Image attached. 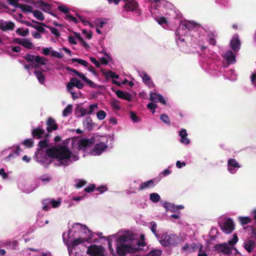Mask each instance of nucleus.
I'll return each instance as SVG.
<instances>
[{
	"mask_svg": "<svg viewBox=\"0 0 256 256\" xmlns=\"http://www.w3.org/2000/svg\"><path fill=\"white\" fill-rule=\"evenodd\" d=\"M76 114L77 118L84 116L86 114H90L88 109L84 108L82 106H78L76 108Z\"/></svg>",
	"mask_w": 256,
	"mask_h": 256,
	"instance_id": "obj_21",
	"label": "nucleus"
},
{
	"mask_svg": "<svg viewBox=\"0 0 256 256\" xmlns=\"http://www.w3.org/2000/svg\"><path fill=\"white\" fill-rule=\"evenodd\" d=\"M71 81L73 82L74 86L78 88L81 89L84 86L83 83L77 78H70Z\"/></svg>",
	"mask_w": 256,
	"mask_h": 256,
	"instance_id": "obj_31",
	"label": "nucleus"
},
{
	"mask_svg": "<svg viewBox=\"0 0 256 256\" xmlns=\"http://www.w3.org/2000/svg\"><path fill=\"white\" fill-rule=\"evenodd\" d=\"M46 60L44 58L40 56H36L35 60V62H36L38 65V64L45 65L46 64Z\"/></svg>",
	"mask_w": 256,
	"mask_h": 256,
	"instance_id": "obj_43",
	"label": "nucleus"
},
{
	"mask_svg": "<svg viewBox=\"0 0 256 256\" xmlns=\"http://www.w3.org/2000/svg\"><path fill=\"white\" fill-rule=\"evenodd\" d=\"M84 82H86L88 86L92 88H96V84H95L91 80H89L88 78L85 80Z\"/></svg>",
	"mask_w": 256,
	"mask_h": 256,
	"instance_id": "obj_61",
	"label": "nucleus"
},
{
	"mask_svg": "<svg viewBox=\"0 0 256 256\" xmlns=\"http://www.w3.org/2000/svg\"><path fill=\"white\" fill-rule=\"evenodd\" d=\"M157 21H158V24H160V25L166 24L167 22L166 18H164V16H162V17H160V18H158Z\"/></svg>",
	"mask_w": 256,
	"mask_h": 256,
	"instance_id": "obj_62",
	"label": "nucleus"
},
{
	"mask_svg": "<svg viewBox=\"0 0 256 256\" xmlns=\"http://www.w3.org/2000/svg\"><path fill=\"white\" fill-rule=\"evenodd\" d=\"M46 153L49 157L58 159L61 165L68 166V162H71L70 158L72 155V152L65 146L48 148Z\"/></svg>",
	"mask_w": 256,
	"mask_h": 256,
	"instance_id": "obj_1",
	"label": "nucleus"
},
{
	"mask_svg": "<svg viewBox=\"0 0 256 256\" xmlns=\"http://www.w3.org/2000/svg\"><path fill=\"white\" fill-rule=\"evenodd\" d=\"M220 228L226 234L231 233L234 229V224L233 220L230 218L227 219L220 226Z\"/></svg>",
	"mask_w": 256,
	"mask_h": 256,
	"instance_id": "obj_7",
	"label": "nucleus"
},
{
	"mask_svg": "<svg viewBox=\"0 0 256 256\" xmlns=\"http://www.w3.org/2000/svg\"><path fill=\"white\" fill-rule=\"evenodd\" d=\"M140 241L136 240L134 242L138 246H144L146 245V243L144 242V235L143 234H140Z\"/></svg>",
	"mask_w": 256,
	"mask_h": 256,
	"instance_id": "obj_37",
	"label": "nucleus"
},
{
	"mask_svg": "<svg viewBox=\"0 0 256 256\" xmlns=\"http://www.w3.org/2000/svg\"><path fill=\"white\" fill-rule=\"evenodd\" d=\"M15 27L14 22L0 20V30L4 32L13 30Z\"/></svg>",
	"mask_w": 256,
	"mask_h": 256,
	"instance_id": "obj_8",
	"label": "nucleus"
},
{
	"mask_svg": "<svg viewBox=\"0 0 256 256\" xmlns=\"http://www.w3.org/2000/svg\"><path fill=\"white\" fill-rule=\"evenodd\" d=\"M82 32L84 34L86 35V37L88 39L90 40L92 38V32L91 31L90 32H88L87 30L85 29L82 30Z\"/></svg>",
	"mask_w": 256,
	"mask_h": 256,
	"instance_id": "obj_59",
	"label": "nucleus"
},
{
	"mask_svg": "<svg viewBox=\"0 0 256 256\" xmlns=\"http://www.w3.org/2000/svg\"><path fill=\"white\" fill-rule=\"evenodd\" d=\"M90 62L94 64V65L96 66L98 68H100V62L98 61L96 58H94V57H90Z\"/></svg>",
	"mask_w": 256,
	"mask_h": 256,
	"instance_id": "obj_58",
	"label": "nucleus"
},
{
	"mask_svg": "<svg viewBox=\"0 0 256 256\" xmlns=\"http://www.w3.org/2000/svg\"><path fill=\"white\" fill-rule=\"evenodd\" d=\"M32 136L34 138L40 139L42 138H46L50 136L48 133H46L45 130L42 126H38L37 128L32 129Z\"/></svg>",
	"mask_w": 256,
	"mask_h": 256,
	"instance_id": "obj_5",
	"label": "nucleus"
},
{
	"mask_svg": "<svg viewBox=\"0 0 256 256\" xmlns=\"http://www.w3.org/2000/svg\"><path fill=\"white\" fill-rule=\"evenodd\" d=\"M34 74L36 76L39 82L41 84H44L46 78L42 72L40 70H35L34 71Z\"/></svg>",
	"mask_w": 256,
	"mask_h": 256,
	"instance_id": "obj_24",
	"label": "nucleus"
},
{
	"mask_svg": "<svg viewBox=\"0 0 256 256\" xmlns=\"http://www.w3.org/2000/svg\"><path fill=\"white\" fill-rule=\"evenodd\" d=\"M42 26L49 28L51 32L53 34H54L55 36H56V37H58L60 36V33L58 29H57L56 28L51 26H48L45 24H42Z\"/></svg>",
	"mask_w": 256,
	"mask_h": 256,
	"instance_id": "obj_29",
	"label": "nucleus"
},
{
	"mask_svg": "<svg viewBox=\"0 0 256 256\" xmlns=\"http://www.w3.org/2000/svg\"><path fill=\"white\" fill-rule=\"evenodd\" d=\"M224 58L226 59L228 64H234L236 62V56L231 50H227L224 54Z\"/></svg>",
	"mask_w": 256,
	"mask_h": 256,
	"instance_id": "obj_16",
	"label": "nucleus"
},
{
	"mask_svg": "<svg viewBox=\"0 0 256 256\" xmlns=\"http://www.w3.org/2000/svg\"><path fill=\"white\" fill-rule=\"evenodd\" d=\"M66 17L67 18L69 19L70 20L72 21L73 22H74L75 24H78V20H77L76 18L75 17L73 16L72 14H66Z\"/></svg>",
	"mask_w": 256,
	"mask_h": 256,
	"instance_id": "obj_64",
	"label": "nucleus"
},
{
	"mask_svg": "<svg viewBox=\"0 0 256 256\" xmlns=\"http://www.w3.org/2000/svg\"><path fill=\"white\" fill-rule=\"evenodd\" d=\"M179 136L180 137V142L184 144L188 145L190 144V140L188 138V133L186 129H182L179 132Z\"/></svg>",
	"mask_w": 256,
	"mask_h": 256,
	"instance_id": "obj_15",
	"label": "nucleus"
},
{
	"mask_svg": "<svg viewBox=\"0 0 256 256\" xmlns=\"http://www.w3.org/2000/svg\"><path fill=\"white\" fill-rule=\"evenodd\" d=\"M83 124L84 126H86L87 128L90 130L92 129L94 124L92 122V118L88 116L84 118L83 122Z\"/></svg>",
	"mask_w": 256,
	"mask_h": 256,
	"instance_id": "obj_26",
	"label": "nucleus"
},
{
	"mask_svg": "<svg viewBox=\"0 0 256 256\" xmlns=\"http://www.w3.org/2000/svg\"><path fill=\"white\" fill-rule=\"evenodd\" d=\"M16 32L20 36H26L29 34V30L28 28H26L24 30H22L20 28H18Z\"/></svg>",
	"mask_w": 256,
	"mask_h": 256,
	"instance_id": "obj_41",
	"label": "nucleus"
},
{
	"mask_svg": "<svg viewBox=\"0 0 256 256\" xmlns=\"http://www.w3.org/2000/svg\"><path fill=\"white\" fill-rule=\"evenodd\" d=\"M48 140L46 139L44 140H40L38 142V146L42 148H46L48 146Z\"/></svg>",
	"mask_w": 256,
	"mask_h": 256,
	"instance_id": "obj_50",
	"label": "nucleus"
},
{
	"mask_svg": "<svg viewBox=\"0 0 256 256\" xmlns=\"http://www.w3.org/2000/svg\"><path fill=\"white\" fill-rule=\"evenodd\" d=\"M256 247V243L253 240H248L244 243V248L249 253L251 252Z\"/></svg>",
	"mask_w": 256,
	"mask_h": 256,
	"instance_id": "obj_18",
	"label": "nucleus"
},
{
	"mask_svg": "<svg viewBox=\"0 0 256 256\" xmlns=\"http://www.w3.org/2000/svg\"><path fill=\"white\" fill-rule=\"evenodd\" d=\"M130 116L134 122H137L140 120V118L137 116L136 114L132 111L130 112Z\"/></svg>",
	"mask_w": 256,
	"mask_h": 256,
	"instance_id": "obj_42",
	"label": "nucleus"
},
{
	"mask_svg": "<svg viewBox=\"0 0 256 256\" xmlns=\"http://www.w3.org/2000/svg\"><path fill=\"white\" fill-rule=\"evenodd\" d=\"M98 109V106L97 104H93L90 105L89 106L88 111L90 113V114H92L96 110Z\"/></svg>",
	"mask_w": 256,
	"mask_h": 256,
	"instance_id": "obj_55",
	"label": "nucleus"
},
{
	"mask_svg": "<svg viewBox=\"0 0 256 256\" xmlns=\"http://www.w3.org/2000/svg\"><path fill=\"white\" fill-rule=\"evenodd\" d=\"M21 151V149L20 146H17L16 148V150L14 151V153H10L9 156L6 158H10V157L13 156L14 154L16 155V156H18L20 152Z\"/></svg>",
	"mask_w": 256,
	"mask_h": 256,
	"instance_id": "obj_54",
	"label": "nucleus"
},
{
	"mask_svg": "<svg viewBox=\"0 0 256 256\" xmlns=\"http://www.w3.org/2000/svg\"><path fill=\"white\" fill-rule=\"evenodd\" d=\"M36 57V56L30 54H26L23 58L28 62H30L31 64H34V63L35 62Z\"/></svg>",
	"mask_w": 256,
	"mask_h": 256,
	"instance_id": "obj_27",
	"label": "nucleus"
},
{
	"mask_svg": "<svg viewBox=\"0 0 256 256\" xmlns=\"http://www.w3.org/2000/svg\"><path fill=\"white\" fill-rule=\"evenodd\" d=\"M52 50V48H42V54L45 56H48L50 54V50Z\"/></svg>",
	"mask_w": 256,
	"mask_h": 256,
	"instance_id": "obj_63",
	"label": "nucleus"
},
{
	"mask_svg": "<svg viewBox=\"0 0 256 256\" xmlns=\"http://www.w3.org/2000/svg\"><path fill=\"white\" fill-rule=\"evenodd\" d=\"M141 249L138 247H132L130 244H118L116 246V252L119 256H124L127 253L134 254Z\"/></svg>",
	"mask_w": 256,
	"mask_h": 256,
	"instance_id": "obj_3",
	"label": "nucleus"
},
{
	"mask_svg": "<svg viewBox=\"0 0 256 256\" xmlns=\"http://www.w3.org/2000/svg\"><path fill=\"white\" fill-rule=\"evenodd\" d=\"M46 130L48 132H52L58 130V125L54 118L52 117H49L46 122Z\"/></svg>",
	"mask_w": 256,
	"mask_h": 256,
	"instance_id": "obj_9",
	"label": "nucleus"
},
{
	"mask_svg": "<svg viewBox=\"0 0 256 256\" xmlns=\"http://www.w3.org/2000/svg\"><path fill=\"white\" fill-rule=\"evenodd\" d=\"M160 94L156 92H151L150 94V100L154 102H158Z\"/></svg>",
	"mask_w": 256,
	"mask_h": 256,
	"instance_id": "obj_44",
	"label": "nucleus"
},
{
	"mask_svg": "<svg viewBox=\"0 0 256 256\" xmlns=\"http://www.w3.org/2000/svg\"><path fill=\"white\" fill-rule=\"evenodd\" d=\"M104 248L101 245L91 244L88 248L86 254L90 256H104Z\"/></svg>",
	"mask_w": 256,
	"mask_h": 256,
	"instance_id": "obj_4",
	"label": "nucleus"
},
{
	"mask_svg": "<svg viewBox=\"0 0 256 256\" xmlns=\"http://www.w3.org/2000/svg\"><path fill=\"white\" fill-rule=\"evenodd\" d=\"M102 72L103 74L105 76L106 78H116L118 79L120 78V76L118 74H116V72L112 71L109 70L108 72H106L102 70Z\"/></svg>",
	"mask_w": 256,
	"mask_h": 256,
	"instance_id": "obj_25",
	"label": "nucleus"
},
{
	"mask_svg": "<svg viewBox=\"0 0 256 256\" xmlns=\"http://www.w3.org/2000/svg\"><path fill=\"white\" fill-rule=\"evenodd\" d=\"M95 188L94 184H90L84 189V191L86 192H92Z\"/></svg>",
	"mask_w": 256,
	"mask_h": 256,
	"instance_id": "obj_57",
	"label": "nucleus"
},
{
	"mask_svg": "<svg viewBox=\"0 0 256 256\" xmlns=\"http://www.w3.org/2000/svg\"><path fill=\"white\" fill-rule=\"evenodd\" d=\"M150 200L154 202H158L160 198L159 194L157 193H152L150 195Z\"/></svg>",
	"mask_w": 256,
	"mask_h": 256,
	"instance_id": "obj_40",
	"label": "nucleus"
},
{
	"mask_svg": "<svg viewBox=\"0 0 256 256\" xmlns=\"http://www.w3.org/2000/svg\"><path fill=\"white\" fill-rule=\"evenodd\" d=\"M34 16L38 20L43 21L44 19V14L40 10H33L32 12Z\"/></svg>",
	"mask_w": 256,
	"mask_h": 256,
	"instance_id": "obj_34",
	"label": "nucleus"
},
{
	"mask_svg": "<svg viewBox=\"0 0 256 256\" xmlns=\"http://www.w3.org/2000/svg\"><path fill=\"white\" fill-rule=\"evenodd\" d=\"M8 4L16 8H18L21 4L18 2V0H7Z\"/></svg>",
	"mask_w": 256,
	"mask_h": 256,
	"instance_id": "obj_53",
	"label": "nucleus"
},
{
	"mask_svg": "<svg viewBox=\"0 0 256 256\" xmlns=\"http://www.w3.org/2000/svg\"><path fill=\"white\" fill-rule=\"evenodd\" d=\"M238 238L237 235L236 234H234L233 235L232 239L228 241V244L230 246H234L238 242Z\"/></svg>",
	"mask_w": 256,
	"mask_h": 256,
	"instance_id": "obj_48",
	"label": "nucleus"
},
{
	"mask_svg": "<svg viewBox=\"0 0 256 256\" xmlns=\"http://www.w3.org/2000/svg\"><path fill=\"white\" fill-rule=\"evenodd\" d=\"M116 94L118 98L126 100L128 102L132 101V96L128 92H124L121 90H118L116 91Z\"/></svg>",
	"mask_w": 256,
	"mask_h": 256,
	"instance_id": "obj_14",
	"label": "nucleus"
},
{
	"mask_svg": "<svg viewBox=\"0 0 256 256\" xmlns=\"http://www.w3.org/2000/svg\"><path fill=\"white\" fill-rule=\"evenodd\" d=\"M214 251L217 252H222L224 255L230 254L232 253V248L229 246L227 244L222 243L216 244L213 247Z\"/></svg>",
	"mask_w": 256,
	"mask_h": 256,
	"instance_id": "obj_6",
	"label": "nucleus"
},
{
	"mask_svg": "<svg viewBox=\"0 0 256 256\" xmlns=\"http://www.w3.org/2000/svg\"><path fill=\"white\" fill-rule=\"evenodd\" d=\"M22 46L24 48L29 50L33 48L34 47L33 44L27 38L22 39Z\"/></svg>",
	"mask_w": 256,
	"mask_h": 256,
	"instance_id": "obj_28",
	"label": "nucleus"
},
{
	"mask_svg": "<svg viewBox=\"0 0 256 256\" xmlns=\"http://www.w3.org/2000/svg\"><path fill=\"white\" fill-rule=\"evenodd\" d=\"M162 251L160 250H152L146 256H160Z\"/></svg>",
	"mask_w": 256,
	"mask_h": 256,
	"instance_id": "obj_39",
	"label": "nucleus"
},
{
	"mask_svg": "<svg viewBox=\"0 0 256 256\" xmlns=\"http://www.w3.org/2000/svg\"><path fill=\"white\" fill-rule=\"evenodd\" d=\"M24 68L26 70H28L30 68V66L34 67L35 68H36L38 69H40L41 68L40 67L39 65H38V64H24Z\"/></svg>",
	"mask_w": 256,
	"mask_h": 256,
	"instance_id": "obj_56",
	"label": "nucleus"
},
{
	"mask_svg": "<svg viewBox=\"0 0 256 256\" xmlns=\"http://www.w3.org/2000/svg\"><path fill=\"white\" fill-rule=\"evenodd\" d=\"M180 241V238L175 234L166 235L162 238L160 242L164 246L176 247L178 246Z\"/></svg>",
	"mask_w": 256,
	"mask_h": 256,
	"instance_id": "obj_2",
	"label": "nucleus"
},
{
	"mask_svg": "<svg viewBox=\"0 0 256 256\" xmlns=\"http://www.w3.org/2000/svg\"><path fill=\"white\" fill-rule=\"evenodd\" d=\"M86 184V182L83 180H79L78 182L75 185V187L77 188H82Z\"/></svg>",
	"mask_w": 256,
	"mask_h": 256,
	"instance_id": "obj_51",
	"label": "nucleus"
},
{
	"mask_svg": "<svg viewBox=\"0 0 256 256\" xmlns=\"http://www.w3.org/2000/svg\"><path fill=\"white\" fill-rule=\"evenodd\" d=\"M18 8H20L23 12H33L32 7L29 5H26V4H21L20 6H19Z\"/></svg>",
	"mask_w": 256,
	"mask_h": 256,
	"instance_id": "obj_33",
	"label": "nucleus"
},
{
	"mask_svg": "<svg viewBox=\"0 0 256 256\" xmlns=\"http://www.w3.org/2000/svg\"><path fill=\"white\" fill-rule=\"evenodd\" d=\"M164 207L166 208V210H170L172 212H176V206L171 203L166 202L164 204Z\"/></svg>",
	"mask_w": 256,
	"mask_h": 256,
	"instance_id": "obj_30",
	"label": "nucleus"
},
{
	"mask_svg": "<svg viewBox=\"0 0 256 256\" xmlns=\"http://www.w3.org/2000/svg\"><path fill=\"white\" fill-rule=\"evenodd\" d=\"M97 118L100 120H102L106 117V113L103 110H99L96 114Z\"/></svg>",
	"mask_w": 256,
	"mask_h": 256,
	"instance_id": "obj_47",
	"label": "nucleus"
},
{
	"mask_svg": "<svg viewBox=\"0 0 256 256\" xmlns=\"http://www.w3.org/2000/svg\"><path fill=\"white\" fill-rule=\"evenodd\" d=\"M126 2L124 8L126 11L134 12L136 10L138 4L134 0H122Z\"/></svg>",
	"mask_w": 256,
	"mask_h": 256,
	"instance_id": "obj_11",
	"label": "nucleus"
},
{
	"mask_svg": "<svg viewBox=\"0 0 256 256\" xmlns=\"http://www.w3.org/2000/svg\"><path fill=\"white\" fill-rule=\"evenodd\" d=\"M142 80L148 86H150V84H151V82H150V78L145 72H143Z\"/></svg>",
	"mask_w": 256,
	"mask_h": 256,
	"instance_id": "obj_45",
	"label": "nucleus"
},
{
	"mask_svg": "<svg viewBox=\"0 0 256 256\" xmlns=\"http://www.w3.org/2000/svg\"><path fill=\"white\" fill-rule=\"evenodd\" d=\"M72 104H68L67 106L64 110L62 112V115L66 117L68 116L69 114L72 113Z\"/></svg>",
	"mask_w": 256,
	"mask_h": 256,
	"instance_id": "obj_35",
	"label": "nucleus"
},
{
	"mask_svg": "<svg viewBox=\"0 0 256 256\" xmlns=\"http://www.w3.org/2000/svg\"><path fill=\"white\" fill-rule=\"evenodd\" d=\"M34 4H35L36 8H40L44 12L50 13L52 11V4H48L44 2L42 0H38L34 2Z\"/></svg>",
	"mask_w": 256,
	"mask_h": 256,
	"instance_id": "obj_10",
	"label": "nucleus"
},
{
	"mask_svg": "<svg viewBox=\"0 0 256 256\" xmlns=\"http://www.w3.org/2000/svg\"><path fill=\"white\" fill-rule=\"evenodd\" d=\"M51 56L54 57H56L58 58H61L63 57V54L62 53L58 52L56 51L52 50L51 52Z\"/></svg>",
	"mask_w": 256,
	"mask_h": 256,
	"instance_id": "obj_52",
	"label": "nucleus"
},
{
	"mask_svg": "<svg viewBox=\"0 0 256 256\" xmlns=\"http://www.w3.org/2000/svg\"><path fill=\"white\" fill-rule=\"evenodd\" d=\"M155 186L154 180H149L142 182L140 186L139 190H144L154 188Z\"/></svg>",
	"mask_w": 256,
	"mask_h": 256,
	"instance_id": "obj_20",
	"label": "nucleus"
},
{
	"mask_svg": "<svg viewBox=\"0 0 256 256\" xmlns=\"http://www.w3.org/2000/svg\"><path fill=\"white\" fill-rule=\"evenodd\" d=\"M72 62H76L84 66L87 67L88 66L89 64L85 60L82 59H79L78 58H73L71 60Z\"/></svg>",
	"mask_w": 256,
	"mask_h": 256,
	"instance_id": "obj_36",
	"label": "nucleus"
},
{
	"mask_svg": "<svg viewBox=\"0 0 256 256\" xmlns=\"http://www.w3.org/2000/svg\"><path fill=\"white\" fill-rule=\"evenodd\" d=\"M107 148V146L103 142L97 144L93 148V152L97 154H100Z\"/></svg>",
	"mask_w": 256,
	"mask_h": 256,
	"instance_id": "obj_19",
	"label": "nucleus"
},
{
	"mask_svg": "<svg viewBox=\"0 0 256 256\" xmlns=\"http://www.w3.org/2000/svg\"><path fill=\"white\" fill-rule=\"evenodd\" d=\"M228 170L231 174H234L236 172V168H240L238 162L234 158H230L228 162Z\"/></svg>",
	"mask_w": 256,
	"mask_h": 256,
	"instance_id": "obj_13",
	"label": "nucleus"
},
{
	"mask_svg": "<svg viewBox=\"0 0 256 256\" xmlns=\"http://www.w3.org/2000/svg\"><path fill=\"white\" fill-rule=\"evenodd\" d=\"M84 242L83 240L81 238H76L72 242L73 246H78Z\"/></svg>",
	"mask_w": 256,
	"mask_h": 256,
	"instance_id": "obj_60",
	"label": "nucleus"
},
{
	"mask_svg": "<svg viewBox=\"0 0 256 256\" xmlns=\"http://www.w3.org/2000/svg\"><path fill=\"white\" fill-rule=\"evenodd\" d=\"M133 240H134L131 236L122 235L118 238L117 242L118 244H122L130 241L132 242Z\"/></svg>",
	"mask_w": 256,
	"mask_h": 256,
	"instance_id": "obj_22",
	"label": "nucleus"
},
{
	"mask_svg": "<svg viewBox=\"0 0 256 256\" xmlns=\"http://www.w3.org/2000/svg\"><path fill=\"white\" fill-rule=\"evenodd\" d=\"M94 138H91L90 139H85L82 140L80 142L78 146L81 148H87L90 147L94 143Z\"/></svg>",
	"mask_w": 256,
	"mask_h": 256,
	"instance_id": "obj_17",
	"label": "nucleus"
},
{
	"mask_svg": "<svg viewBox=\"0 0 256 256\" xmlns=\"http://www.w3.org/2000/svg\"><path fill=\"white\" fill-rule=\"evenodd\" d=\"M238 220L242 226L246 225L252 222V219L248 216H240Z\"/></svg>",
	"mask_w": 256,
	"mask_h": 256,
	"instance_id": "obj_32",
	"label": "nucleus"
},
{
	"mask_svg": "<svg viewBox=\"0 0 256 256\" xmlns=\"http://www.w3.org/2000/svg\"><path fill=\"white\" fill-rule=\"evenodd\" d=\"M230 47L234 52H238L240 48V42L238 35H234L230 42Z\"/></svg>",
	"mask_w": 256,
	"mask_h": 256,
	"instance_id": "obj_12",
	"label": "nucleus"
},
{
	"mask_svg": "<svg viewBox=\"0 0 256 256\" xmlns=\"http://www.w3.org/2000/svg\"><path fill=\"white\" fill-rule=\"evenodd\" d=\"M61 203V201L60 200H44L43 201V204H50L52 205V206L54 208H58Z\"/></svg>",
	"mask_w": 256,
	"mask_h": 256,
	"instance_id": "obj_23",
	"label": "nucleus"
},
{
	"mask_svg": "<svg viewBox=\"0 0 256 256\" xmlns=\"http://www.w3.org/2000/svg\"><path fill=\"white\" fill-rule=\"evenodd\" d=\"M34 140L32 139H26L24 140L22 144H24L26 148H30L34 146Z\"/></svg>",
	"mask_w": 256,
	"mask_h": 256,
	"instance_id": "obj_38",
	"label": "nucleus"
},
{
	"mask_svg": "<svg viewBox=\"0 0 256 256\" xmlns=\"http://www.w3.org/2000/svg\"><path fill=\"white\" fill-rule=\"evenodd\" d=\"M58 9L62 12L68 14L69 9L64 5H62L58 6Z\"/></svg>",
	"mask_w": 256,
	"mask_h": 256,
	"instance_id": "obj_49",
	"label": "nucleus"
},
{
	"mask_svg": "<svg viewBox=\"0 0 256 256\" xmlns=\"http://www.w3.org/2000/svg\"><path fill=\"white\" fill-rule=\"evenodd\" d=\"M160 120H162V122H164V123H165L167 124H170V118L166 114H162L160 116Z\"/></svg>",
	"mask_w": 256,
	"mask_h": 256,
	"instance_id": "obj_46",
	"label": "nucleus"
}]
</instances>
